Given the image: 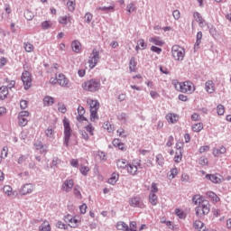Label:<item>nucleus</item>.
<instances>
[{
  "instance_id": "nucleus-1",
  "label": "nucleus",
  "mask_w": 231,
  "mask_h": 231,
  "mask_svg": "<svg viewBox=\"0 0 231 231\" xmlns=\"http://www.w3.org/2000/svg\"><path fill=\"white\" fill-rule=\"evenodd\" d=\"M173 86L176 91L180 93H185L186 95H192L196 91V87L191 81H173Z\"/></svg>"
},
{
  "instance_id": "nucleus-2",
  "label": "nucleus",
  "mask_w": 231,
  "mask_h": 231,
  "mask_svg": "<svg viewBox=\"0 0 231 231\" xmlns=\"http://www.w3.org/2000/svg\"><path fill=\"white\" fill-rule=\"evenodd\" d=\"M82 88L83 89H85V91H90L94 93L95 91H98V89H100V80L90 79L88 81L84 82Z\"/></svg>"
},
{
  "instance_id": "nucleus-3",
  "label": "nucleus",
  "mask_w": 231,
  "mask_h": 231,
  "mask_svg": "<svg viewBox=\"0 0 231 231\" xmlns=\"http://www.w3.org/2000/svg\"><path fill=\"white\" fill-rule=\"evenodd\" d=\"M51 84H59L62 88H69V79L66 78V75L60 73L56 78L50 79Z\"/></svg>"
},
{
  "instance_id": "nucleus-4",
  "label": "nucleus",
  "mask_w": 231,
  "mask_h": 231,
  "mask_svg": "<svg viewBox=\"0 0 231 231\" xmlns=\"http://www.w3.org/2000/svg\"><path fill=\"white\" fill-rule=\"evenodd\" d=\"M63 127H64V143L68 147L69 145V139L71 138V125H69V120L66 117L63 119Z\"/></svg>"
},
{
  "instance_id": "nucleus-5",
  "label": "nucleus",
  "mask_w": 231,
  "mask_h": 231,
  "mask_svg": "<svg viewBox=\"0 0 231 231\" xmlns=\"http://www.w3.org/2000/svg\"><path fill=\"white\" fill-rule=\"evenodd\" d=\"M210 212V203L208 201H203L200 205L196 208V217H203Z\"/></svg>"
},
{
  "instance_id": "nucleus-6",
  "label": "nucleus",
  "mask_w": 231,
  "mask_h": 231,
  "mask_svg": "<svg viewBox=\"0 0 231 231\" xmlns=\"http://www.w3.org/2000/svg\"><path fill=\"white\" fill-rule=\"evenodd\" d=\"M171 53L173 59L176 60H183V59H185V49L180 45H173L171 48Z\"/></svg>"
},
{
  "instance_id": "nucleus-7",
  "label": "nucleus",
  "mask_w": 231,
  "mask_h": 231,
  "mask_svg": "<svg viewBox=\"0 0 231 231\" xmlns=\"http://www.w3.org/2000/svg\"><path fill=\"white\" fill-rule=\"evenodd\" d=\"M64 221L65 223H69V226L71 228H79L80 223H82V218L67 215L64 217Z\"/></svg>"
},
{
  "instance_id": "nucleus-8",
  "label": "nucleus",
  "mask_w": 231,
  "mask_h": 231,
  "mask_svg": "<svg viewBox=\"0 0 231 231\" xmlns=\"http://www.w3.org/2000/svg\"><path fill=\"white\" fill-rule=\"evenodd\" d=\"M84 115H86V109L84 106H79L78 107V116L76 117V120L78 121V127H82V124H84V122H87V124L89 122Z\"/></svg>"
},
{
  "instance_id": "nucleus-9",
  "label": "nucleus",
  "mask_w": 231,
  "mask_h": 231,
  "mask_svg": "<svg viewBox=\"0 0 231 231\" xmlns=\"http://www.w3.org/2000/svg\"><path fill=\"white\" fill-rule=\"evenodd\" d=\"M33 79L32 78V73L25 70L22 73V81L24 86V89H30L32 88V82Z\"/></svg>"
},
{
  "instance_id": "nucleus-10",
  "label": "nucleus",
  "mask_w": 231,
  "mask_h": 231,
  "mask_svg": "<svg viewBox=\"0 0 231 231\" xmlns=\"http://www.w3.org/2000/svg\"><path fill=\"white\" fill-rule=\"evenodd\" d=\"M138 167H140V162L134 160L132 162H128L126 171L131 176H136L138 174Z\"/></svg>"
},
{
  "instance_id": "nucleus-11",
  "label": "nucleus",
  "mask_w": 231,
  "mask_h": 231,
  "mask_svg": "<svg viewBox=\"0 0 231 231\" xmlns=\"http://www.w3.org/2000/svg\"><path fill=\"white\" fill-rule=\"evenodd\" d=\"M88 133V134H87ZM95 127H93V125L88 124L83 129L80 130V134L84 140H89V134L90 136H93L95 134Z\"/></svg>"
},
{
  "instance_id": "nucleus-12",
  "label": "nucleus",
  "mask_w": 231,
  "mask_h": 231,
  "mask_svg": "<svg viewBox=\"0 0 231 231\" xmlns=\"http://www.w3.org/2000/svg\"><path fill=\"white\" fill-rule=\"evenodd\" d=\"M99 55L100 52H98L97 49H94L92 51V56L88 60V66L90 69H93V68H95V66H97V64L98 63V60L100 59Z\"/></svg>"
},
{
  "instance_id": "nucleus-13",
  "label": "nucleus",
  "mask_w": 231,
  "mask_h": 231,
  "mask_svg": "<svg viewBox=\"0 0 231 231\" xmlns=\"http://www.w3.org/2000/svg\"><path fill=\"white\" fill-rule=\"evenodd\" d=\"M28 116H30V112L28 111H22L18 115V124L20 127H25L28 125Z\"/></svg>"
},
{
  "instance_id": "nucleus-14",
  "label": "nucleus",
  "mask_w": 231,
  "mask_h": 231,
  "mask_svg": "<svg viewBox=\"0 0 231 231\" xmlns=\"http://www.w3.org/2000/svg\"><path fill=\"white\" fill-rule=\"evenodd\" d=\"M21 196H26V194H32L33 192L32 184H24L19 190Z\"/></svg>"
},
{
  "instance_id": "nucleus-15",
  "label": "nucleus",
  "mask_w": 231,
  "mask_h": 231,
  "mask_svg": "<svg viewBox=\"0 0 231 231\" xmlns=\"http://www.w3.org/2000/svg\"><path fill=\"white\" fill-rule=\"evenodd\" d=\"M73 185H75L73 179H69L63 182L61 189L63 192H70L71 189H73Z\"/></svg>"
},
{
  "instance_id": "nucleus-16",
  "label": "nucleus",
  "mask_w": 231,
  "mask_h": 231,
  "mask_svg": "<svg viewBox=\"0 0 231 231\" xmlns=\"http://www.w3.org/2000/svg\"><path fill=\"white\" fill-rule=\"evenodd\" d=\"M193 17L196 23H199L200 28H205L207 26V22H205V19H203V16H201L199 13H194Z\"/></svg>"
},
{
  "instance_id": "nucleus-17",
  "label": "nucleus",
  "mask_w": 231,
  "mask_h": 231,
  "mask_svg": "<svg viewBox=\"0 0 231 231\" xmlns=\"http://www.w3.org/2000/svg\"><path fill=\"white\" fill-rule=\"evenodd\" d=\"M87 103L89 105L90 111H98V109H100L98 100L88 99Z\"/></svg>"
},
{
  "instance_id": "nucleus-18",
  "label": "nucleus",
  "mask_w": 231,
  "mask_h": 231,
  "mask_svg": "<svg viewBox=\"0 0 231 231\" xmlns=\"http://www.w3.org/2000/svg\"><path fill=\"white\" fill-rule=\"evenodd\" d=\"M226 154V147L225 146H220L219 148H214L213 149V155L216 158H219V156Z\"/></svg>"
},
{
  "instance_id": "nucleus-19",
  "label": "nucleus",
  "mask_w": 231,
  "mask_h": 231,
  "mask_svg": "<svg viewBox=\"0 0 231 231\" xmlns=\"http://www.w3.org/2000/svg\"><path fill=\"white\" fill-rule=\"evenodd\" d=\"M129 164V162L125 159H119L116 161V167L119 171H124L125 169H127V165Z\"/></svg>"
},
{
  "instance_id": "nucleus-20",
  "label": "nucleus",
  "mask_w": 231,
  "mask_h": 231,
  "mask_svg": "<svg viewBox=\"0 0 231 231\" xmlns=\"http://www.w3.org/2000/svg\"><path fill=\"white\" fill-rule=\"evenodd\" d=\"M166 120L169 124H176L180 120V116L172 113H169L166 116Z\"/></svg>"
},
{
  "instance_id": "nucleus-21",
  "label": "nucleus",
  "mask_w": 231,
  "mask_h": 231,
  "mask_svg": "<svg viewBox=\"0 0 231 231\" xmlns=\"http://www.w3.org/2000/svg\"><path fill=\"white\" fill-rule=\"evenodd\" d=\"M71 48L75 53H80L82 51V44L77 40L72 42Z\"/></svg>"
},
{
  "instance_id": "nucleus-22",
  "label": "nucleus",
  "mask_w": 231,
  "mask_h": 231,
  "mask_svg": "<svg viewBox=\"0 0 231 231\" xmlns=\"http://www.w3.org/2000/svg\"><path fill=\"white\" fill-rule=\"evenodd\" d=\"M205 89L207 93H214L216 91V87L214 86V81L208 80L205 84Z\"/></svg>"
},
{
  "instance_id": "nucleus-23",
  "label": "nucleus",
  "mask_w": 231,
  "mask_h": 231,
  "mask_svg": "<svg viewBox=\"0 0 231 231\" xmlns=\"http://www.w3.org/2000/svg\"><path fill=\"white\" fill-rule=\"evenodd\" d=\"M3 190L5 194H6V196H8L9 198H14V196H15V191H14L10 185L4 186Z\"/></svg>"
},
{
  "instance_id": "nucleus-24",
  "label": "nucleus",
  "mask_w": 231,
  "mask_h": 231,
  "mask_svg": "<svg viewBox=\"0 0 231 231\" xmlns=\"http://www.w3.org/2000/svg\"><path fill=\"white\" fill-rule=\"evenodd\" d=\"M114 147H117L120 151H125V144L120 142V139H114L113 140Z\"/></svg>"
},
{
  "instance_id": "nucleus-25",
  "label": "nucleus",
  "mask_w": 231,
  "mask_h": 231,
  "mask_svg": "<svg viewBox=\"0 0 231 231\" xmlns=\"http://www.w3.org/2000/svg\"><path fill=\"white\" fill-rule=\"evenodd\" d=\"M34 147L36 151H40L41 154H46L47 152L46 146H44L42 143L38 142L34 143Z\"/></svg>"
},
{
  "instance_id": "nucleus-26",
  "label": "nucleus",
  "mask_w": 231,
  "mask_h": 231,
  "mask_svg": "<svg viewBox=\"0 0 231 231\" xmlns=\"http://www.w3.org/2000/svg\"><path fill=\"white\" fill-rule=\"evenodd\" d=\"M206 178L212 181V183H221V178L217 177L216 174H207Z\"/></svg>"
},
{
  "instance_id": "nucleus-27",
  "label": "nucleus",
  "mask_w": 231,
  "mask_h": 231,
  "mask_svg": "<svg viewBox=\"0 0 231 231\" xmlns=\"http://www.w3.org/2000/svg\"><path fill=\"white\" fill-rule=\"evenodd\" d=\"M207 196L209 198V199L213 202V203H219L220 199L219 197H217V195L212 191H208L207 193Z\"/></svg>"
},
{
  "instance_id": "nucleus-28",
  "label": "nucleus",
  "mask_w": 231,
  "mask_h": 231,
  "mask_svg": "<svg viewBox=\"0 0 231 231\" xmlns=\"http://www.w3.org/2000/svg\"><path fill=\"white\" fill-rule=\"evenodd\" d=\"M147 48V44L145 43V40L140 39L137 42V45L135 47L136 51L139 50H145Z\"/></svg>"
},
{
  "instance_id": "nucleus-29",
  "label": "nucleus",
  "mask_w": 231,
  "mask_h": 231,
  "mask_svg": "<svg viewBox=\"0 0 231 231\" xmlns=\"http://www.w3.org/2000/svg\"><path fill=\"white\" fill-rule=\"evenodd\" d=\"M155 162L157 165H160V167H163V165H165V158H163L162 153L156 155Z\"/></svg>"
},
{
  "instance_id": "nucleus-30",
  "label": "nucleus",
  "mask_w": 231,
  "mask_h": 231,
  "mask_svg": "<svg viewBox=\"0 0 231 231\" xmlns=\"http://www.w3.org/2000/svg\"><path fill=\"white\" fill-rule=\"evenodd\" d=\"M116 228L117 230L128 231L129 226L124 221H119L116 224Z\"/></svg>"
},
{
  "instance_id": "nucleus-31",
  "label": "nucleus",
  "mask_w": 231,
  "mask_h": 231,
  "mask_svg": "<svg viewBox=\"0 0 231 231\" xmlns=\"http://www.w3.org/2000/svg\"><path fill=\"white\" fill-rule=\"evenodd\" d=\"M137 68H136V60H134V58H131L130 62H129V70L131 73H134L137 71Z\"/></svg>"
},
{
  "instance_id": "nucleus-32",
  "label": "nucleus",
  "mask_w": 231,
  "mask_h": 231,
  "mask_svg": "<svg viewBox=\"0 0 231 231\" xmlns=\"http://www.w3.org/2000/svg\"><path fill=\"white\" fill-rule=\"evenodd\" d=\"M149 42L155 44V46H163V41L160 37H152L149 39Z\"/></svg>"
},
{
  "instance_id": "nucleus-33",
  "label": "nucleus",
  "mask_w": 231,
  "mask_h": 231,
  "mask_svg": "<svg viewBox=\"0 0 231 231\" xmlns=\"http://www.w3.org/2000/svg\"><path fill=\"white\" fill-rule=\"evenodd\" d=\"M149 202L153 207H155V205H158V196H156V193H150V195H149Z\"/></svg>"
},
{
  "instance_id": "nucleus-34",
  "label": "nucleus",
  "mask_w": 231,
  "mask_h": 231,
  "mask_svg": "<svg viewBox=\"0 0 231 231\" xmlns=\"http://www.w3.org/2000/svg\"><path fill=\"white\" fill-rule=\"evenodd\" d=\"M8 95V87H1L0 88V100H5L6 96Z\"/></svg>"
},
{
  "instance_id": "nucleus-35",
  "label": "nucleus",
  "mask_w": 231,
  "mask_h": 231,
  "mask_svg": "<svg viewBox=\"0 0 231 231\" xmlns=\"http://www.w3.org/2000/svg\"><path fill=\"white\" fill-rule=\"evenodd\" d=\"M192 201L195 205H201L203 201H208V200H203V197L199 194H197L192 198Z\"/></svg>"
},
{
  "instance_id": "nucleus-36",
  "label": "nucleus",
  "mask_w": 231,
  "mask_h": 231,
  "mask_svg": "<svg viewBox=\"0 0 231 231\" xmlns=\"http://www.w3.org/2000/svg\"><path fill=\"white\" fill-rule=\"evenodd\" d=\"M118 178H120L118 173H113L112 176L108 179V183L110 185H116V181H118Z\"/></svg>"
},
{
  "instance_id": "nucleus-37",
  "label": "nucleus",
  "mask_w": 231,
  "mask_h": 231,
  "mask_svg": "<svg viewBox=\"0 0 231 231\" xmlns=\"http://www.w3.org/2000/svg\"><path fill=\"white\" fill-rule=\"evenodd\" d=\"M58 21L60 24H68V23H71V16H60Z\"/></svg>"
},
{
  "instance_id": "nucleus-38",
  "label": "nucleus",
  "mask_w": 231,
  "mask_h": 231,
  "mask_svg": "<svg viewBox=\"0 0 231 231\" xmlns=\"http://www.w3.org/2000/svg\"><path fill=\"white\" fill-rule=\"evenodd\" d=\"M55 100L53 99V97H50V96H46L43 98V105L50 106H53Z\"/></svg>"
},
{
  "instance_id": "nucleus-39",
  "label": "nucleus",
  "mask_w": 231,
  "mask_h": 231,
  "mask_svg": "<svg viewBox=\"0 0 231 231\" xmlns=\"http://www.w3.org/2000/svg\"><path fill=\"white\" fill-rule=\"evenodd\" d=\"M29 156L30 155H20V157L17 159L18 165H26Z\"/></svg>"
},
{
  "instance_id": "nucleus-40",
  "label": "nucleus",
  "mask_w": 231,
  "mask_h": 231,
  "mask_svg": "<svg viewBox=\"0 0 231 231\" xmlns=\"http://www.w3.org/2000/svg\"><path fill=\"white\" fill-rule=\"evenodd\" d=\"M23 48L27 53H32L33 50H35V47H33V44L30 42H23Z\"/></svg>"
},
{
  "instance_id": "nucleus-41",
  "label": "nucleus",
  "mask_w": 231,
  "mask_h": 231,
  "mask_svg": "<svg viewBox=\"0 0 231 231\" xmlns=\"http://www.w3.org/2000/svg\"><path fill=\"white\" fill-rule=\"evenodd\" d=\"M103 128L106 129L108 133H113L115 131V126H113L109 121H106L103 124Z\"/></svg>"
},
{
  "instance_id": "nucleus-42",
  "label": "nucleus",
  "mask_w": 231,
  "mask_h": 231,
  "mask_svg": "<svg viewBox=\"0 0 231 231\" xmlns=\"http://www.w3.org/2000/svg\"><path fill=\"white\" fill-rule=\"evenodd\" d=\"M40 231H51V226H50V222L44 221L40 226Z\"/></svg>"
},
{
  "instance_id": "nucleus-43",
  "label": "nucleus",
  "mask_w": 231,
  "mask_h": 231,
  "mask_svg": "<svg viewBox=\"0 0 231 231\" xmlns=\"http://www.w3.org/2000/svg\"><path fill=\"white\" fill-rule=\"evenodd\" d=\"M75 6H77L75 0H69L67 2V8L69 12H75Z\"/></svg>"
},
{
  "instance_id": "nucleus-44",
  "label": "nucleus",
  "mask_w": 231,
  "mask_h": 231,
  "mask_svg": "<svg viewBox=\"0 0 231 231\" xmlns=\"http://www.w3.org/2000/svg\"><path fill=\"white\" fill-rule=\"evenodd\" d=\"M191 129L194 133H201L203 131V125L202 123L195 124L191 126Z\"/></svg>"
},
{
  "instance_id": "nucleus-45",
  "label": "nucleus",
  "mask_w": 231,
  "mask_h": 231,
  "mask_svg": "<svg viewBox=\"0 0 231 231\" xmlns=\"http://www.w3.org/2000/svg\"><path fill=\"white\" fill-rule=\"evenodd\" d=\"M98 120V110H90V122Z\"/></svg>"
},
{
  "instance_id": "nucleus-46",
  "label": "nucleus",
  "mask_w": 231,
  "mask_h": 231,
  "mask_svg": "<svg viewBox=\"0 0 231 231\" xmlns=\"http://www.w3.org/2000/svg\"><path fill=\"white\" fill-rule=\"evenodd\" d=\"M129 205H131V207H138L140 205V199L133 197L129 200Z\"/></svg>"
},
{
  "instance_id": "nucleus-47",
  "label": "nucleus",
  "mask_w": 231,
  "mask_h": 231,
  "mask_svg": "<svg viewBox=\"0 0 231 231\" xmlns=\"http://www.w3.org/2000/svg\"><path fill=\"white\" fill-rule=\"evenodd\" d=\"M79 171L83 176H88V173L89 172V167L85 165H80Z\"/></svg>"
},
{
  "instance_id": "nucleus-48",
  "label": "nucleus",
  "mask_w": 231,
  "mask_h": 231,
  "mask_svg": "<svg viewBox=\"0 0 231 231\" xmlns=\"http://www.w3.org/2000/svg\"><path fill=\"white\" fill-rule=\"evenodd\" d=\"M201 39H203V32H199L197 33V41L195 43V48H198V46H199V44H201Z\"/></svg>"
},
{
  "instance_id": "nucleus-49",
  "label": "nucleus",
  "mask_w": 231,
  "mask_h": 231,
  "mask_svg": "<svg viewBox=\"0 0 231 231\" xmlns=\"http://www.w3.org/2000/svg\"><path fill=\"white\" fill-rule=\"evenodd\" d=\"M51 26H52L51 21H44L42 23V30H50V28H51Z\"/></svg>"
},
{
  "instance_id": "nucleus-50",
  "label": "nucleus",
  "mask_w": 231,
  "mask_h": 231,
  "mask_svg": "<svg viewBox=\"0 0 231 231\" xmlns=\"http://www.w3.org/2000/svg\"><path fill=\"white\" fill-rule=\"evenodd\" d=\"M178 176V169L173 168L170 171L169 178L170 180H174Z\"/></svg>"
},
{
  "instance_id": "nucleus-51",
  "label": "nucleus",
  "mask_w": 231,
  "mask_h": 231,
  "mask_svg": "<svg viewBox=\"0 0 231 231\" xmlns=\"http://www.w3.org/2000/svg\"><path fill=\"white\" fill-rule=\"evenodd\" d=\"M58 111L64 115L68 111V108H66V105L60 103L58 104Z\"/></svg>"
},
{
  "instance_id": "nucleus-52",
  "label": "nucleus",
  "mask_w": 231,
  "mask_h": 231,
  "mask_svg": "<svg viewBox=\"0 0 231 231\" xmlns=\"http://www.w3.org/2000/svg\"><path fill=\"white\" fill-rule=\"evenodd\" d=\"M175 214H176V216H178V217H180V219H185V217H186L185 213L180 208H177L175 210Z\"/></svg>"
},
{
  "instance_id": "nucleus-53",
  "label": "nucleus",
  "mask_w": 231,
  "mask_h": 231,
  "mask_svg": "<svg viewBox=\"0 0 231 231\" xmlns=\"http://www.w3.org/2000/svg\"><path fill=\"white\" fill-rule=\"evenodd\" d=\"M4 80L7 84V88H9V89H12V88H14L15 80H10L8 79V78L5 79Z\"/></svg>"
},
{
  "instance_id": "nucleus-54",
  "label": "nucleus",
  "mask_w": 231,
  "mask_h": 231,
  "mask_svg": "<svg viewBox=\"0 0 231 231\" xmlns=\"http://www.w3.org/2000/svg\"><path fill=\"white\" fill-rule=\"evenodd\" d=\"M24 17L27 21H32L34 17L33 14L32 13V11L30 10H27L25 13H24Z\"/></svg>"
},
{
  "instance_id": "nucleus-55",
  "label": "nucleus",
  "mask_w": 231,
  "mask_h": 231,
  "mask_svg": "<svg viewBox=\"0 0 231 231\" xmlns=\"http://www.w3.org/2000/svg\"><path fill=\"white\" fill-rule=\"evenodd\" d=\"M128 231H138L136 221H131L128 226Z\"/></svg>"
},
{
  "instance_id": "nucleus-56",
  "label": "nucleus",
  "mask_w": 231,
  "mask_h": 231,
  "mask_svg": "<svg viewBox=\"0 0 231 231\" xmlns=\"http://www.w3.org/2000/svg\"><path fill=\"white\" fill-rule=\"evenodd\" d=\"M217 115H219L220 116H221L222 115H225V106H223L222 105H218V106H217Z\"/></svg>"
},
{
  "instance_id": "nucleus-57",
  "label": "nucleus",
  "mask_w": 231,
  "mask_h": 231,
  "mask_svg": "<svg viewBox=\"0 0 231 231\" xmlns=\"http://www.w3.org/2000/svg\"><path fill=\"white\" fill-rule=\"evenodd\" d=\"M157 192H158V184H156V182H152L150 194H156Z\"/></svg>"
},
{
  "instance_id": "nucleus-58",
  "label": "nucleus",
  "mask_w": 231,
  "mask_h": 231,
  "mask_svg": "<svg viewBox=\"0 0 231 231\" xmlns=\"http://www.w3.org/2000/svg\"><path fill=\"white\" fill-rule=\"evenodd\" d=\"M127 12L129 14H132V12H136V6H134V4H129L127 6Z\"/></svg>"
},
{
  "instance_id": "nucleus-59",
  "label": "nucleus",
  "mask_w": 231,
  "mask_h": 231,
  "mask_svg": "<svg viewBox=\"0 0 231 231\" xmlns=\"http://www.w3.org/2000/svg\"><path fill=\"white\" fill-rule=\"evenodd\" d=\"M172 15H173V18L175 19V21H178L180 19V17H181V14L180 13V10H174L172 12Z\"/></svg>"
},
{
  "instance_id": "nucleus-60",
  "label": "nucleus",
  "mask_w": 231,
  "mask_h": 231,
  "mask_svg": "<svg viewBox=\"0 0 231 231\" xmlns=\"http://www.w3.org/2000/svg\"><path fill=\"white\" fill-rule=\"evenodd\" d=\"M117 134L118 136H121V138H125L127 136L125 130H124L123 128L117 130Z\"/></svg>"
},
{
  "instance_id": "nucleus-61",
  "label": "nucleus",
  "mask_w": 231,
  "mask_h": 231,
  "mask_svg": "<svg viewBox=\"0 0 231 231\" xmlns=\"http://www.w3.org/2000/svg\"><path fill=\"white\" fill-rule=\"evenodd\" d=\"M85 21L86 23H91V21H93V14H91V13H87L85 14Z\"/></svg>"
},
{
  "instance_id": "nucleus-62",
  "label": "nucleus",
  "mask_w": 231,
  "mask_h": 231,
  "mask_svg": "<svg viewBox=\"0 0 231 231\" xmlns=\"http://www.w3.org/2000/svg\"><path fill=\"white\" fill-rule=\"evenodd\" d=\"M57 226H58V228H61L63 230H68V225L64 224V222H62V221H59L57 223Z\"/></svg>"
},
{
  "instance_id": "nucleus-63",
  "label": "nucleus",
  "mask_w": 231,
  "mask_h": 231,
  "mask_svg": "<svg viewBox=\"0 0 231 231\" xmlns=\"http://www.w3.org/2000/svg\"><path fill=\"white\" fill-rule=\"evenodd\" d=\"M45 134L48 136V138H51L53 136V129L51 127H49L45 130Z\"/></svg>"
},
{
  "instance_id": "nucleus-64",
  "label": "nucleus",
  "mask_w": 231,
  "mask_h": 231,
  "mask_svg": "<svg viewBox=\"0 0 231 231\" xmlns=\"http://www.w3.org/2000/svg\"><path fill=\"white\" fill-rule=\"evenodd\" d=\"M20 107H21V109H26L28 107V101L21 100L20 101Z\"/></svg>"
}]
</instances>
